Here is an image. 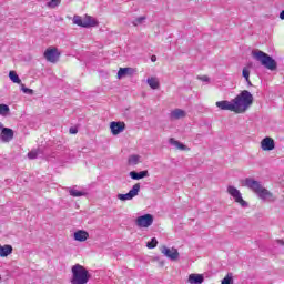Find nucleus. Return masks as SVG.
I'll list each match as a JSON object with an SVG mask.
<instances>
[{
  "instance_id": "1",
  "label": "nucleus",
  "mask_w": 284,
  "mask_h": 284,
  "mask_svg": "<svg viewBox=\"0 0 284 284\" xmlns=\"http://www.w3.org/2000/svg\"><path fill=\"white\" fill-rule=\"evenodd\" d=\"M243 187H247V190H251L253 194L257 196L261 201L264 203H274L276 201V196H274V193L272 191L267 190L263 182L258 180H254L253 178H246L242 181Z\"/></svg>"
},
{
  "instance_id": "2",
  "label": "nucleus",
  "mask_w": 284,
  "mask_h": 284,
  "mask_svg": "<svg viewBox=\"0 0 284 284\" xmlns=\"http://www.w3.org/2000/svg\"><path fill=\"white\" fill-rule=\"evenodd\" d=\"M233 101H235L239 114H243L254 103V95L250 91L243 90Z\"/></svg>"
},
{
  "instance_id": "3",
  "label": "nucleus",
  "mask_w": 284,
  "mask_h": 284,
  "mask_svg": "<svg viewBox=\"0 0 284 284\" xmlns=\"http://www.w3.org/2000/svg\"><path fill=\"white\" fill-rule=\"evenodd\" d=\"M71 272V284H88L91 278L90 272L81 264L73 265Z\"/></svg>"
},
{
  "instance_id": "4",
  "label": "nucleus",
  "mask_w": 284,
  "mask_h": 284,
  "mask_svg": "<svg viewBox=\"0 0 284 284\" xmlns=\"http://www.w3.org/2000/svg\"><path fill=\"white\" fill-rule=\"evenodd\" d=\"M252 57L253 59H255V61H258L261 65L266 68V70H271L272 72H274V70L278 68V63L276 62V60H274L272 57H270V54L261 50L253 51Z\"/></svg>"
},
{
  "instance_id": "5",
  "label": "nucleus",
  "mask_w": 284,
  "mask_h": 284,
  "mask_svg": "<svg viewBox=\"0 0 284 284\" xmlns=\"http://www.w3.org/2000/svg\"><path fill=\"white\" fill-rule=\"evenodd\" d=\"M227 192L230 196L234 199L235 203H239V205H241V207H250V204L245 200H243V194H241V191H239V189L230 185L227 186Z\"/></svg>"
},
{
  "instance_id": "6",
  "label": "nucleus",
  "mask_w": 284,
  "mask_h": 284,
  "mask_svg": "<svg viewBox=\"0 0 284 284\" xmlns=\"http://www.w3.org/2000/svg\"><path fill=\"white\" fill-rule=\"evenodd\" d=\"M139 192H141V184L136 183L132 186V189L125 194H118L119 201H132L134 196H139Z\"/></svg>"
},
{
  "instance_id": "7",
  "label": "nucleus",
  "mask_w": 284,
  "mask_h": 284,
  "mask_svg": "<svg viewBox=\"0 0 284 284\" xmlns=\"http://www.w3.org/2000/svg\"><path fill=\"white\" fill-rule=\"evenodd\" d=\"M215 105L220 110H229L230 112H235V114H239V109L236 106V102L234 101V99L231 101H227V100L217 101Z\"/></svg>"
},
{
  "instance_id": "8",
  "label": "nucleus",
  "mask_w": 284,
  "mask_h": 284,
  "mask_svg": "<svg viewBox=\"0 0 284 284\" xmlns=\"http://www.w3.org/2000/svg\"><path fill=\"white\" fill-rule=\"evenodd\" d=\"M43 57L49 63H57V61H59V57H61V53L59 52V49L53 47L48 48L44 51Z\"/></svg>"
},
{
  "instance_id": "9",
  "label": "nucleus",
  "mask_w": 284,
  "mask_h": 284,
  "mask_svg": "<svg viewBox=\"0 0 284 284\" xmlns=\"http://www.w3.org/2000/svg\"><path fill=\"white\" fill-rule=\"evenodd\" d=\"M154 223V216H152V214H145L142 216H139L135 220V225H138V227H150V225H152Z\"/></svg>"
},
{
  "instance_id": "10",
  "label": "nucleus",
  "mask_w": 284,
  "mask_h": 284,
  "mask_svg": "<svg viewBox=\"0 0 284 284\" xmlns=\"http://www.w3.org/2000/svg\"><path fill=\"white\" fill-rule=\"evenodd\" d=\"M0 130H1L0 139L3 143H10V141L14 139V131L12 129L3 126V124L1 123Z\"/></svg>"
},
{
  "instance_id": "11",
  "label": "nucleus",
  "mask_w": 284,
  "mask_h": 284,
  "mask_svg": "<svg viewBox=\"0 0 284 284\" xmlns=\"http://www.w3.org/2000/svg\"><path fill=\"white\" fill-rule=\"evenodd\" d=\"M161 252L166 256V258H170V261H179V250L172 247L169 248L168 246H163L161 248Z\"/></svg>"
},
{
  "instance_id": "12",
  "label": "nucleus",
  "mask_w": 284,
  "mask_h": 284,
  "mask_svg": "<svg viewBox=\"0 0 284 284\" xmlns=\"http://www.w3.org/2000/svg\"><path fill=\"white\" fill-rule=\"evenodd\" d=\"M110 130L111 134H113V136H116L125 130V122H111Z\"/></svg>"
},
{
  "instance_id": "13",
  "label": "nucleus",
  "mask_w": 284,
  "mask_h": 284,
  "mask_svg": "<svg viewBox=\"0 0 284 284\" xmlns=\"http://www.w3.org/2000/svg\"><path fill=\"white\" fill-rule=\"evenodd\" d=\"M261 148L264 152H271L275 148L274 140L272 138H264L261 141Z\"/></svg>"
},
{
  "instance_id": "14",
  "label": "nucleus",
  "mask_w": 284,
  "mask_h": 284,
  "mask_svg": "<svg viewBox=\"0 0 284 284\" xmlns=\"http://www.w3.org/2000/svg\"><path fill=\"white\" fill-rule=\"evenodd\" d=\"M74 241H79L80 243L85 242L87 239H90V233L85 230H79L73 234Z\"/></svg>"
},
{
  "instance_id": "15",
  "label": "nucleus",
  "mask_w": 284,
  "mask_h": 284,
  "mask_svg": "<svg viewBox=\"0 0 284 284\" xmlns=\"http://www.w3.org/2000/svg\"><path fill=\"white\" fill-rule=\"evenodd\" d=\"M97 26H99V22L91 16H85L84 19H82V28H94Z\"/></svg>"
},
{
  "instance_id": "16",
  "label": "nucleus",
  "mask_w": 284,
  "mask_h": 284,
  "mask_svg": "<svg viewBox=\"0 0 284 284\" xmlns=\"http://www.w3.org/2000/svg\"><path fill=\"white\" fill-rule=\"evenodd\" d=\"M129 175L131 176V179H133V181H141V179L150 176V172H148L146 170L141 172L131 171Z\"/></svg>"
},
{
  "instance_id": "17",
  "label": "nucleus",
  "mask_w": 284,
  "mask_h": 284,
  "mask_svg": "<svg viewBox=\"0 0 284 284\" xmlns=\"http://www.w3.org/2000/svg\"><path fill=\"white\" fill-rule=\"evenodd\" d=\"M146 83L151 90H159V88L161 87V83L159 82V78L156 77L148 78Z\"/></svg>"
},
{
  "instance_id": "18",
  "label": "nucleus",
  "mask_w": 284,
  "mask_h": 284,
  "mask_svg": "<svg viewBox=\"0 0 284 284\" xmlns=\"http://www.w3.org/2000/svg\"><path fill=\"white\" fill-rule=\"evenodd\" d=\"M205 278L201 274H190L189 275V283L190 284H202Z\"/></svg>"
},
{
  "instance_id": "19",
  "label": "nucleus",
  "mask_w": 284,
  "mask_h": 284,
  "mask_svg": "<svg viewBox=\"0 0 284 284\" xmlns=\"http://www.w3.org/2000/svg\"><path fill=\"white\" fill-rule=\"evenodd\" d=\"M10 254H12V245H10V244L1 245L0 244V256L6 257V256H10Z\"/></svg>"
},
{
  "instance_id": "20",
  "label": "nucleus",
  "mask_w": 284,
  "mask_h": 284,
  "mask_svg": "<svg viewBox=\"0 0 284 284\" xmlns=\"http://www.w3.org/2000/svg\"><path fill=\"white\" fill-rule=\"evenodd\" d=\"M185 116H186V113L183 109H175L171 112V119L179 120V119H185Z\"/></svg>"
},
{
  "instance_id": "21",
  "label": "nucleus",
  "mask_w": 284,
  "mask_h": 284,
  "mask_svg": "<svg viewBox=\"0 0 284 284\" xmlns=\"http://www.w3.org/2000/svg\"><path fill=\"white\" fill-rule=\"evenodd\" d=\"M169 143H170V145H173L174 148H176V150H182V151L187 150V146L185 144L181 143L180 141L175 140L174 138H171L169 140Z\"/></svg>"
},
{
  "instance_id": "22",
  "label": "nucleus",
  "mask_w": 284,
  "mask_h": 284,
  "mask_svg": "<svg viewBox=\"0 0 284 284\" xmlns=\"http://www.w3.org/2000/svg\"><path fill=\"white\" fill-rule=\"evenodd\" d=\"M128 74H132V68H120L118 79H123V77H128Z\"/></svg>"
},
{
  "instance_id": "23",
  "label": "nucleus",
  "mask_w": 284,
  "mask_h": 284,
  "mask_svg": "<svg viewBox=\"0 0 284 284\" xmlns=\"http://www.w3.org/2000/svg\"><path fill=\"white\" fill-rule=\"evenodd\" d=\"M129 165H139L141 163V155H130L128 160Z\"/></svg>"
},
{
  "instance_id": "24",
  "label": "nucleus",
  "mask_w": 284,
  "mask_h": 284,
  "mask_svg": "<svg viewBox=\"0 0 284 284\" xmlns=\"http://www.w3.org/2000/svg\"><path fill=\"white\" fill-rule=\"evenodd\" d=\"M69 194L73 197L85 196V192L79 191L75 187H69Z\"/></svg>"
},
{
  "instance_id": "25",
  "label": "nucleus",
  "mask_w": 284,
  "mask_h": 284,
  "mask_svg": "<svg viewBox=\"0 0 284 284\" xmlns=\"http://www.w3.org/2000/svg\"><path fill=\"white\" fill-rule=\"evenodd\" d=\"M10 115V106L8 104H0V116H9Z\"/></svg>"
},
{
  "instance_id": "26",
  "label": "nucleus",
  "mask_w": 284,
  "mask_h": 284,
  "mask_svg": "<svg viewBox=\"0 0 284 284\" xmlns=\"http://www.w3.org/2000/svg\"><path fill=\"white\" fill-rule=\"evenodd\" d=\"M9 79H10L13 83L21 84V79L19 78V75H18L17 72H14V71H10V72H9Z\"/></svg>"
},
{
  "instance_id": "27",
  "label": "nucleus",
  "mask_w": 284,
  "mask_h": 284,
  "mask_svg": "<svg viewBox=\"0 0 284 284\" xmlns=\"http://www.w3.org/2000/svg\"><path fill=\"white\" fill-rule=\"evenodd\" d=\"M222 284H234V275L232 273H227L222 280Z\"/></svg>"
},
{
  "instance_id": "28",
  "label": "nucleus",
  "mask_w": 284,
  "mask_h": 284,
  "mask_svg": "<svg viewBox=\"0 0 284 284\" xmlns=\"http://www.w3.org/2000/svg\"><path fill=\"white\" fill-rule=\"evenodd\" d=\"M59 6H61V0H49L47 2V8L54 9V8H59Z\"/></svg>"
},
{
  "instance_id": "29",
  "label": "nucleus",
  "mask_w": 284,
  "mask_h": 284,
  "mask_svg": "<svg viewBox=\"0 0 284 284\" xmlns=\"http://www.w3.org/2000/svg\"><path fill=\"white\" fill-rule=\"evenodd\" d=\"M156 245H159L156 237H152L151 241L146 243V247H149V250H154Z\"/></svg>"
},
{
  "instance_id": "30",
  "label": "nucleus",
  "mask_w": 284,
  "mask_h": 284,
  "mask_svg": "<svg viewBox=\"0 0 284 284\" xmlns=\"http://www.w3.org/2000/svg\"><path fill=\"white\" fill-rule=\"evenodd\" d=\"M73 23L75 26H80V28H83V19L81 18V16H74Z\"/></svg>"
},
{
  "instance_id": "31",
  "label": "nucleus",
  "mask_w": 284,
  "mask_h": 284,
  "mask_svg": "<svg viewBox=\"0 0 284 284\" xmlns=\"http://www.w3.org/2000/svg\"><path fill=\"white\" fill-rule=\"evenodd\" d=\"M21 90L24 94H34V90L26 88V84H21Z\"/></svg>"
},
{
  "instance_id": "32",
  "label": "nucleus",
  "mask_w": 284,
  "mask_h": 284,
  "mask_svg": "<svg viewBox=\"0 0 284 284\" xmlns=\"http://www.w3.org/2000/svg\"><path fill=\"white\" fill-rule=\"evenodd\" d=\"M145 21V17H139L133 21V26H141Z\"/></svg>"
},
{
  "instance_id": "33",
  "label": "nucleus",
  "mask_w": 284,
  "mask_h": 284,
  "mask_svg": "<svg viewBox=\"0 0 284 284\" xmlns=\"http://www.w3.org/2000/svg\"><path fill=\"white\" fill-rule=\"evenodd\" d=\"M242 77H244L245 81H248V79H250V70L247 68L243 69Z\"/></svg>"
},
{
  "instance_id": "34",
  "label": "nucleus",
  "mask_w": 284,
  "mask_h": 284,
  "mask_svg": "<svg viewBox=\"0 0 284 284\" xmlns=\"http://www.w3.org/2000/svg\"><path fill=\"white\" fill-rule=\"evenodd\" d=\"M39 156V151H31L28 153V159H37Z\"/></svg>"
},
{
  "instance_id": "35",
  "label": "nucleus",
  "mask_w": 284,
  "mask_h": 284,
  "mask_svg": "<svg viewBox=\"0 0 284 284\" xmlns=\"http://www.w3.org/2000/svg\"><path fill=\"white\" fill-rule=\"evenodd\" d=\"M197 79H200V81H204V82L210 81V78L207 75L197 77Z\"/></svg>"
},
{
  "instance_id": "36",
  "label": "nucleus",
  "mask_w": 284,
  "mask_h": 284,
  "mask_svg": "<svg viewBox=\"0 0 284 284\" xmlns=\"http://www.w3.org/2000/svg\"><path fill=\"white\" fill-rule=\"evenodd\" d=\"M69 132H70V134H78L79 129H77V128H70V129H69Z\"/></svg>"
},
{
  "instance_id": "37",
  "label": "nucleus",
  "mask_w": 284,
  "mask_h": 284,
  "mask_svg": "<svg viewBox=\"0 0 284 284\" xmlns=\"http://www.w3.org/2000/svg\"><path fill=\"white\" fill-rule=\"evenodd\" d=\"M151 61H152V63H155V61H156V55H152V57H151Z\"/></svg>"
},
{
  "instance_id": "38",
  "label": "nucleus",
  "mask_w": 284,
  "mask_h": 284,
  "mask_svg": "<svg viewBox=\"0 0 284 284\" xmlns=\"http://www.w3.org/2000/svg\"><path fill=\"white\" fill-rule=\"evenodd\" d=\"M278 245H284V241L283 240H277Z\"/></svg>"
},
{
  "instance_id": "39",
  "label": "nucleus",
  "mask_w": 284,
  "mask_h": 284,
  "mask_svg": "<svg viewBox=\"0 0 284 284\" xmlns=\"http://www.w3.org/2000/svg\"><path fill=\"white\" fill-rule=\"evenodd\" d=\"M246 83H247V85L252 87V81H250V79L246 80Z\"/></svg>"
},
{
  "instance_id": "40",
  "label": "nucleus",
  "mask_w": 284,
  "mask_h": 284,
  "mask_svg": "<svg viewBox=\"0 0 284 284\" xmlns=\"http://www.w3.org/2000/svg\"><path fill=\"white\" fill-rule=\"evenodd\" d=\"M0 129H1V123H0Z\"/></svg>"
}]
</instances>
